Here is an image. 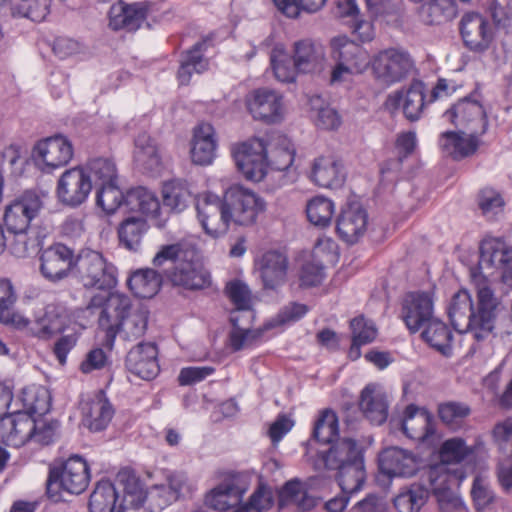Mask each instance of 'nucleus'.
<instances>
[{"label": "nucleus", "mask_w": 512, "mask_h": 512, "mask_svg": "<svg viewBox=\"0 0 512 512\" xmlns=\"http://www.w3.org/2000/svg\"><path fill=\"white\" fill-rule=\"evenodd\" d=\"M85 327L75 321L72 323L65 333H60L61 336L57 339L54 344L53 352L60 364H65L67 355L76 346L80 335L82 334Z\"/></svg>", "instance_id": "61"}, {"label": "nucleus", "mask_w": 512, "mask_h": 512, "mask_svg": "<svg viewBox=\"0 0 512 512\" xmlns=\"http://www.w3.org/2000/svg\"><path fill=\"white\" fill-rule=\"evenodd\" d=\"M379 468L389 477H410L418 469L414 454L399 447L384 449L379 455Z\"/></svg>", "instance_id": "29"}, {"label": "nucleus", "mask_w": 512, "mask_h": 512, "mask_svg": "<svg viewBox=\"0 0 512 512\" xmlns=\"http://www.w3.org/2000/svg\"><path fill=\"white\" fill-rule=\"evenodd\" d=\"M427 482L413 483L405 487L394 498V506L399 512H419L429 496Z\"/></svg>", "instance_id": "43"}, {"label": "nucleus", "mask_w": 512, "mask_h": 512, "mask_svg": "<svg viewBox=\"0 0 512 512\" xmlns=\"http://www.w3.org/2000/svg\"><path fill=\"white\" fill-rule=\"evenodd\" d=\"M472 283L476 290V302L467 290L461 289L452 295L447 313L456 331L470 333L476 341H482L493 333L499 302L487 276L474 272Z\"/></svg>", "instance_id": "1"}, {"label": "nucleus", "mask_w": 512, "mask_h": 512, "mask_svg": "<svg viewBox=\"0 0 512 512\" xmlns=\"http://www.w3.org/2000/svg\"><path fill=\"white\" fill-rule=\"evenodd\" d=\"M232 155L238 170L248 180L259 182L267 173V147L263 140L249 139L237 144Z\"/></svg>", "instance_id": "10"}, {"label": "nucleus", "mask_w": 512, "mask_h": 512, "mask_svg": "<svg viewBox=\"0 0 512 512\" xmlns=\"http://www.w3.org/2000/svg\"><path fill=\"white\" fill-rule=\"evenodd\" d=\"M197 217L205 233L218 238L227 233L232 222L225 205L215 194H205L196 204Z\"/></svg>", "instance_id": "15"}, {"label": "nucleus", "mask_w": 512, "mask_h": 512, "mask_svg": "<svg viewBox=\"0 0 512 512\" xmlns=\"http://www.w3.org/2000/svg\"><path fill=\"white\" fill-rule=\"evenodd\" d=\"M401 317L415 333L433 318V299L429 292L408 293L402 303Z\"/></svg>", "instance_id": "24"}, {"label": "nucleus", "mask_w": 512, "mask_h": 512, "mask_svg": "<svg viewBox=\"0 0 512 512\" xmlns=\"http://www.w3.org/2000/svg\"><path fill=\"white\" fill-rule=\"evenodd\" d=\"M209 41L210 38L203 39L184 53L178 70L181 84H188L194 72L201 73L208 68V61L203 57V52Z\"/></svg>", "instance_id": "41"}, {"label": "nucleus", "mask_w": 512, "mask_h": 512, "mask_svg": "<svg viewBox=\"0 0 512 512\" xmlns=\"http://www.w3.org/2000/svg\"><path fill=\"white\" fill-rule=\"evenodd\" d=\"M443 116L462 130L463 134L483 135L487 130L488 121L482 104L469 97L458 101Z\"/></svg>", "instance_id": "14"}, {"label": "nucleus", "mask_w": 512, "mask_h": 512, "mask_svg": "<svg viewBox=\"0 0 512 512\" xmlns=\"http://www.w3.org/2000/svg\"><path fill=\"white\" fill-rule=\"evenodd\" d=\"M162 277L151 268L134 272L128 280V285L134 294L140 298H152L161 287Z\"/></svg>", "instance_id": "44"}, {"label": "nucleus", "mask_w": 512, "mask_h": 512, "mask_svg": "<svg viewBox=\"0 0 512 512\" xmlns=\"http://www.w3.org/2000/svg\"><path fill=\"white\" fill-rule=\"evenodd\" d=\"M334 208V204L330 199L317 196L307 203V217L313 225L326 227L331 223Z\"/></svg>", "instance_id": "58"}, {"label": "nucleus", "mask_w": 512, "mask_h": 512, "mask_svg": "<svg viewBox=\"0 0 512 512\" xmlns=\"http://www.w3.org/2000/svg\"><path fill=\"white\" fill-rule=\"evenodd\" d=\"M480 269L501 271L504 284L512 287V249L499 238H486L480 246Z\"/></svg>", "instance_id": "18"}, {"label": "nucleus", "mask_w": 512, "mask_h": 512, "mask_svg": "<svg viewBox=\"0 0 512 512\" xmlns=\"http://www.w3.org/2000/svg\"><path fill=\"white\" fill-rule=\"evenodd\" d=\"M350 328L352 332V345L349 350V356L357 359L360 356V347L371 343L377 336V329L374 323L365 319L363 316L351 320Z\"/></svg>", "instance_id": "48"}, {"label": "nucleus", "mask_w": 512, "mask_h": 512, "mask_svg": "<svg viewBox=\"0 0 512 512\" xmlns=\"http://www.w3.org/2000/svg\"><path fill=\"white\" fill-rule=\"evenodd\" d=\"M432 103L427 98L426 85L419 80H414L407 89L390 94L387 99L389 107H402L405 117L410 121L418 120L426 106Z\"/></svg>", "instance_id": "22"}, {"label": "nucleus", "mask_w": 512, "mask_h": 512, "mask_svg": "<svg viewBox=\"0 0 512 512\" xmlns=\"http://www.w3.org/2000/svg\"><path fill=\"white\" fill-rule=\"evenodd\" d=\"M472 454V449L466 444L465 440L459 437L447 439L440 448L439 464H445L450 470L449 464H457L465 460Z\"/></svg>", "instance_id": "60"}, {"label": "nucleus", "mask_w": 512, "mask_h": 512, "mask_svg": "<svg viewBox=\"0 0 512 512\" xmlns=\"http://www.w3.org/2000/svg\"><path fill=\"white\" fill-rule=\"evenodd\" d=\"M421 21L428 25H439L453 20L457 15L454 0H428L418 9Z\"/></svg>", "instance_id": "40"}, {"label": "nucleus", "mask_w": 512, "mask_h": 512, "mask_svg": "<svg viewBox=\"0 0 512 512\" xmlns=\"http://www.w3.org/2000/svg\"><path fill=\"white\" fill-rule=\"evenodd\" d=\"M87 308H101L99 327L106 332V338L111 343L119 332V323L134 309L130 297L118 292L110 293L108 296L94 295Z\"/></svg>", "instance_id": "7"}, {"label": "nucleus", "mask_w": 512, "mask_h": 512, "mask_svg": "<svg viewBox=\"0 0 512 512\" xmlns=\"http://www.w3.org/2000/svg\"><path fill=\"white\" fill-rule=\"evenodd\" d=\"M295 156V150L286 138H279L277 144H271L267 148V165L273 169L284 171L288 169Z\"/></svg>", "instance_id": "57"}, {"label": "nucleus", "mask_w": 512, "mask_h": 512, "mask_svg": "<svg viewBox=\"0 0 512 512\" xmlns=\"http://www.w3.org/2000/svg\"><path fill=\"white\" fill-rule=\"evenodd\" d=\"M339 433L338 418L331 409H324L320 412L313 427L312 437L324 444L333 443Z\"/></svg>", "instance_id": "53"}, {"label": "nucleus", "mask_w": 512, "mask_h": 512, "mask_svg": "<svg viewBox=\"0 0 512 512\" xmlns=\"http://www.w3.org/2000/svg\"><path fill=\"white\" fill-rule=\"evenodd\" d=\"M258 265L266 288H275L284 283L288 270V259L284 253L270 250L263 254Z\"/></svg>", "instance_id": "36"}, {"label": "nucleus", "mask_w": 512, "mask_h": 512, "mask_svg": "<svg viewBox=\"0 0 512 512\" xmlns=\"http://www.w3.org/2000/svg\"><path fill=\"white\" fill-rule=\"evenodd\" d=\"M225 292L236 308L232 314L246 316L250 321L253 318L251 311L252 297L249 287L241 280L235 279L226 284Z\"/></svg>", "instance_id": "49"}, {"label": "nucleus", "mask_w": 512, "mask_h": 512, "mask_svg": "<svg viewBox=\"0 0 512 512\" xmlns=\"http://www.w3.org/2000/svg\"><path fill=\"white\" fill-rule=\"evenodd\" d=\"M51 0H10L14 17L28 18L34 22L45 20L50 11Z\"/></svg>", "instance_id": "51"}, {"label": "nucleus", "mask_w": 512, "mask_h": 512, "mask_svg": "<svg viewBox=\"0 0 512 512\" xmlns=\"http://www.w3.org/2000/svg\"><path fill=\"white\" fill-rule=\"evenodd\" d=\"M147 322L148 311L143 307H136L119 323V332L127 341L137 340L144 335Z\"/></svg>", "instance_id": "54"}, {"label": "nucleus", "mask_w": 512, "mask_h": 512, "mask_svg": "<svg viewBox=\"0 0 512 512\" xmlns=\"http://www.w3.org/2000/svg\"><path fill=\"white\" fill-rule=\"evenodd\" d=\"M401 427L408 438L419 442L427 441L435 432L433 415L414 405L405 409Z\"/></svg>", "instance_id": "32"}, {"label": "nucleus", "mask_w": 512, "mask_h": 512, "mask_svg": "<svg viewBox=\"0 0 512 512\" xmlns=\"http://www.w3.org/2000/svg\"><path fill=\"white\" fill-rule=\"evenodd\" d=\"M270 62L275 77L281 82H293L298 73L320 74L326 68L324 47L311 39H302L293 44V54L287 53L283 45L277 44L271 51Z\"/></svg>", "instance_id": "3"}, {"label": "nucleus", "mask_w": 512, "mask_h": 512, "mask_svg": "<svg viewBox=\"0 0 512 512\" xmlns=\"http://www.w3.org/2000/svg\"><path fill=\"white\" fill-rule=\"evenodd\" d=\"M117 182L113 181L108 185L96 188L97 205L108 214H113L119 208H125V195L118 187Z\"/></svg>", "instance_id": "59"}, {"label": "nucleus", "mask_w": 512, "mask_h": 512, "mask_svg": "<svg viewBox=\"0 0 512 512\" xmlns=\"http://www.w3.org/2000/svg\"><path fill=\"white\" fill-rule=\"evenodd\" d=\"M28 231L29 229H23L21 231L6 229L5 248L16 257H26L30 250L34 248V241L28 236Z\"/></svg>", "instance_id": "62"}, {"label": "nucleus", "mask_w": 512, "mask_h": 512, "mask_svg": "<svg viewBox=\"0 0 512 512\" xmlns=\"http://www.w3.org/2000/svg\"><path fill=\"white\" fill-rule=\"evenodd\" d=\"M215 131L209 123H201L194 129L191 159L197 165H209L215 158Z\"/></svg>", "instance_id": "37"}, {"label": "nucleus", "mask_w": 512, "mask_h": 512, "mask_svg": "<svg viewBox=\"0 0 512 512\" xmlns=\"http://www.w3.org/2000/svg\"><path fill=\"white\" fill-rule=\"evenodd\" d=\"M310 180L322 188L342 186L346 172L342 162L333 155H323L311 163Z\"/></svg>", "instance_id": "30"}, {"label": "nucleus", "mask_w": 512, "mask_h": 512, "mask_svg": "<svg viewBox=\"0 0 512 512\" xmlns=\"http://www.w3.org/2000/svg\"><path fill=\"white\" fill-rule=\"evenodd\" d=\"M24 408L31 414L44 415L50 410L51 397L43 386H31L23 390Z\"/></svg>", "instance_id": "56"}, {"label": "nucleus", "mask_w": 512, "mask_h": 512, "mask_svg": "<svg viewBox=\"0 0 512 512\" xmlns=\"http://www.w3.org/2000/svg\"><path fill=\"white\" fill-rule=\"evenodd\" d=\"M134 161L139 168L149 173H158L162 167V156L158 144L146 133L135 139Z\"/></svg>", "instance_id": "38"}, {"label": "nucleus", "mask_w": 512, "mask_h": 512, "mask_svg": "<svg viewBox=\"0 0 512 512\" xmlns=\"http://www.w3.org/2000/svg\"><path fill=\"white\" fill-rule=\"evenodd\" d=\"M459 32L466 48L475 53H483L494 42L496 26L480 13L467 12L460 19Z\"/></svg>", "instance_id": "11"}, {"label": "nucleus", "mask_w": 512, "mask_h": 512, "mask_svg": "<svg viewBox=\"0 0 512 512\" xmlns=\"http://www.w3.org/2000/svg\"><path fill=\"white\" fill-rule=\"evenodd\" d=\"M86 174L92 189L118 181V172L114 161L107 157H94L79 165Z\"/></svg>", "instance_id": "39"}, {"label": "nucleus", "mask_w": 512, "mask_h": 512, "mask_svg": "<svg viewBox=\"0 0 512 512\" xmlns=\"http://www.w3.org/2000/svg\"><path fill=\"white\" fill-rule=\"evenodd\" d=\"M35 429V420L28 414L16 412L0 418V440L11 447L26 444Z\"/></svg>", "instance_id": "25"}, {"label": "nucleus", "mask_w": 512, "mask_h": 512, "mask_svg": "<svg viewBox=\"0 0 512 512\" xmlns=\"http://www.w3.org/2000/svg\"><path fill=\"white\" fill-rule=\"evenodd\" d=\"M125 208L131 212H140L156 218L160 211V202L156 195L144 187H137L125 194Z\"/></svg>", "instance_id": "42"}, {"label": "nucleus", "mask_w": 512, "mask_h": 512, "mask_svg": "<svg viewBox=\"0 0 512 512\" xmlns=\"http://www.w3.org/2000/svg\"><path fill=\"white\" fill-rule=\"evenodd\" d=\"M77 321V312L61 304H48L35 315L30 333L42 340H50Z\"/></svg>", "instance_id": "12"}, {"label": "nucleus", "mask_w": 512, "mask_h": 512, "mask_svg": "<svg viewBox=\"0 0 512 512\" xmlns=\"http://www.w3.org/2000/svg\"><path fill=\"white\" fill-rule=\"evenodd\" d=\"M117 492L114 484L102 480L98 482L90 495V512H123L121 507H116Z\"/></svg>", "instance_id": "45"}, {"label": "nucleus", "mask_w": 512, "mask_h": 512, "mask_svg": "<svg viewBox=\"0 0 512 512\" xmlns=\"http://www.w3.org/2000/svg\"><path fill=\"white\" fill-rule=\"evenodd\" d=\"M246 491L245 481L239 476L232 475L225 478L206 495L205 504L216 511H228L240 505Z\"/></svg>", "instance_id": "23"}, {"label": "nucleus", "mask_w": 512, "mask_h": 512, "mask_svg": "<svg viewBox=\"0 0 512 512\" xmlns=\"http://www.w3.org/2000/svg\"><path fill=\"white\" fill-rule=\"evenodd\" d=\"M246 104L249 112L256 120L265 123H277L283 119L282 96L274 90L268 88L253 90L247 96Z\"/></svg>", "instance_id": "21"}, {"label": "nucleus", "mask_w": 512, "mask_h": 512, "mask_svg": "<svg viewBox=\"0 0 512 512\" xmlns=\"http://www.w3.org/2000/svg\"><path fill=\"white\" fill-rule=\"evenodd\" d=\"M157 355L158 350L155 344L141 342L129 350L126 356V368L131 374L143 380H152L160 370Z\"/></svg>", "instance_id": "26"}, {"label": "nucleus", "mask_w": 512, "mask_h": 512, "mask_svg": "<svg viewBox=\"0 0 512 512\" xmlns=\"http://www.w3.org/2000/svg\"><path fill=\"white\" fill-rule=\"evenodd\" d=\"M230 321L233 329L229 334V343L233 351L249 347L262 335L261 330H252L248 326L242 325L241 318L238 315L231 314Z\"/></svg>", "instance_id": "55"}, {"label": "nucleus", "mask_w": 512, "mask_h": 512, "mask_svg": "<svg viewBox=\"0 0 512 512\" xmlns=\"http://www.w3.org/2000/svg\"><path fill=\"white\" fill-rule=\"evenodd\" d=\"M191 193L185 182L172 180L165 182L162 188L163 205L173 212H182L187 208Z\"/></svg>", "instance_id": "47"}, {"label": "nucleus", "mask_w": 512, "mask_h": 512, "mask_svg": "<svg viewBox=\"0 0 512 512\" xmlns=\"http://www.w3.org/2000/svg\"><path fill=\"white\" fill-rule=\"evenodd\" d=\"M44 207L42 197L34 190H26L16 196L5 208L6 229H29Z\"/></svg>", "instance_id": "13"}, {"label": "nucleus", "mask_w": 512, "mask_h": 512, "mask_svg": "<svg viewBox=\"0 0 512 512\" xmlns=\"http://www.w3.org/2000/svg\"><path fill=\"white\" fill-rule=\"evenodd\" d=\"M372 67L378 78L394 83L408 75L413 68V61L406 51L390 48L374 57Z\"/></svg>", "instance_id": "19"}, {"label": "nucleus", "mask_w": 512, "mask_h": 512, "mask_svg": "<svg viewBox=\"0 0 512 512\" xmlns=\"http://www.w3.org/2000/svg\"><path fill=\"white\" fill-rule=\"evenodd\" d=\"M481 136L476 133L463 134L460 129L457 132L448 131L441 135L439 145L443 153L454 160H461L477 151L481 144Z\"/></svg>", "instance_id": "33"}, {"label": "nucleus", "mask_w": 512, "mask_h": 512, "mask_svg": "<svg viewBox=\"0 0 512 512\" xmlns=\"http://www.w3.org/2000/svg\"><path fill=\"white\" fill-rule=\"evenodd\" d=\"M274 503L273 491L270 487L259 485L250 496L249 501L238 508V512H263Z\"/></svg>", "instance_id": "63"}, {"label": "nucleus", "mask_w": 512, "mask_h": 512, "mask_svg": "<svg viewBox=\"0 0 512 512\" xmlns=\"http://www.w3.org/2000/svg\"><path fill=\"white\" fill-rule=\"evenodd\" d=\"M421 478L428 483L429 491L436 496L442 512H454L463 507L461 498L450 489L456 480L462 479V475L458 476L456 471L449 470L445 464H435L428 467Z\"/></svg>", "instance_id": "9"}, {"label": "nucleus", "mask_w": 512, "mask_h": 512, "mask_svg": "<svg viewBox=\"0 0 512 512\" xmlns=\"http://www.w3.org/2000/svg\"><path fill=\"white\" fill-rule=\"evenodd\" d=\"M84 424L92 431L105 429L111 421L114 410L103 391H98L93 397L82 404Z\"/></svg>", "instance_id": "34"}, {"label": "nucleus", "mask_w": 512, "mask_h": 512, "mask_svg": "<svg viewBox=\"0 0 512 512\" xmlns=\"http://www.w3.org/2000/svg\"><path fill=\"white\" fill-rule=\"evenodd\" d=\"M147 8L142 3L126 5L118 2L110 7L109 26L114 30L136 31L146 19Z\"/></svg>", "instance_id": "35"}, {"label": "nucleus", "mask_w": 512, "mask_h": 512, "mask_svg": "<svg viewBox=\"0 0 512 512\" xmlns=\"http://www.w3.org/2000/svg\"><path fill=\"white\" fill-rule=\"evenodd\" d=\"M330 57L333 66L330 84H343L355 76L363 74L371 64L367 51L345 35L331 38L329 42Z\"/></svg>", "instance_id": "4"}, {"label": "nucleus", "mask_w": 512, "mask_h": 512, "mask_svg": "<svg viewBox=\"0 0 512 512\" xmlns=\"http://www.w3.org/2000/svg\"><path fill=\"white\" fill-rule=\"evenodd\" d=\"M281 496L296 504L302 510H309L316 504V500L303 491L298 480L287 482L282 489Z\"/></svg>", "instance_id": "64"}, {"label": "nucleus", "mask_w": 512, "mask_h": 512, "mask_svg": "<svg viewBox=\"0 0 512 512\" xmlns=\"http://www.w3.org/2000/svg\"><path fill=\"white\" fill-rule=\"evenodd\" d=\"M34 157L43 164L42 171L50 173L70 162L73 157V146L61 135L46 138L35 146Z\"/></svg>", "instance_id": "20"}, {"label": "nucleus", "mask_w": 512, "mask_h": 512, "mask_svg": "<svg viewBox=\"0 0 512 512\" xmlns=\"http://www.w3.org/2000/svg\"><path fill=\"white\" fill-rule=\"evenodd\" d=\"M90 480L86 461L77 455L69 457L61 466L49 470L46 481L47 495L53 501H59L60 491L81 494Z\"/></svg>", "instance_id": "5"}, {"label": "nucleus", "mask_w": 512, "mask_h": 512, "mask_svg": "<svg viewBox=\"0 0 512 512\" xmlns=\"http://www.w3.org/2000/svg\"><path fill=\"white\" fill-rule=\"evenodd\" d=\"M91 191V184L78 165L61 174L57 181L56 197L62 205L77 208L87 201Z\"/></svg>", "instance_id": "16"}, {"label": "nucleus", "mask_w": 512, "mask_h": 512, "mask_svg": "<svg viewBox=\"0 0 512 512\" xmlns=\"http://www.w3.org/2000/svg\"><path fill=\"white\" fill-rule=\"evenodd\" d=\"M147 230L148 225L144 218L128 217L118 229L120 243L128 250L137 251Z\"/></svg>", "instance_id": "46"}, {"label": "nucleus", "mask_w": 512, "mask_h": 512, "mask_svg": "<svg viewBox=\"0 0 512 512\" xmlns=\"http://www.w3.org/2000/svg\"><path fill=\"white\" fill-rule=\"evenodd\" d=\"M388 407L387 396L380 386L368 384L361 391L359 409L371 424H383L388 417Z\"/></svg>", "instance_id": "31"}, {"label": "nucleus", "mask_w": 512, "mask_h": 512, "mask_svg": "<svg viewBox=\"0 0 512 512\" xmlns=\"http://www.w3.org/2000/svg\"><path fill=\"white\" fill-rule=\"evenodd\" d=\"M152 263L176 286L198 290L210 285V274L198 261L197 251L191 246L180 243L161 246Z\"/></svg>", "instance_id": "2"}, {"label": "nucleus", "mask_w": 512, "mask_h": 512, "mask_svg": "<svg viewBox=\"0 0 512 512\" xmlns=\"http://www.w3.org/2000/svg\"><path fill=\"white\" fill-rule=\"evenodd\" d=\"M233 223L247 226L253 224L266 209L265 201L254 191L242 186L229 187L222 199Z\"/></svg>", "instance_id": "8"}, {"label": "nucleus", "mask_w": 512, "mask_h": 512, "mask_svg": "<svg viewBox=\"0 0 512 512\" xmlns=\"http://www.w3.org/2000/svg\"><path fill=\"white\" fill-rule=\"evenodd\" d=\"M423 339L433 348L447 354L451 347L452 333L442 321L432 318L425 325Z\"/></svg>", "instance_id": "50"}, {"label": "nucleus", "mask_w": 512, "mask_h": 512, "mask_svg": "<svg viewBox=\"0 0 512 512\" xmlns=\"http://www.w3.org/2000/svg\"><path fill=\"white\" fill-rule=\"evenodd\" d=\"M75 276L85 289H110L117 283L116 267L101 253L94 250L81 251L75 260Z\"/></svg>", "instance_id": "6"}, {"label": "nucleus", "mask_w": 512, "mask_h": 512, "mask_svg": "<svg viewBox=\"0 0 512 512\" xmlns=\"http://www.w3.org/2000/svg\"><path fill=\"white\" fill-rule=\"evenodd\" d=\"M338 471V482L341 492L352 496L362 489L365 481L363 460H356V462L346 465Z\"/></svg>", "instance_id": "52"}, {"label": "nucleus", "mask_w": 512, "mask_h": 512, "mask_svg": "<svg viewBox=\"0 0 512 512\" xmlns=\"http://www.w3.org/2000/svg\"><path fill=\"white\" fill-rule=\"evenodd\" d=\"M74 251L68 246L56 243L44 249L40 256L41 275L52 283L66 279L75 265Z\"/></svg>", "instance_id": "17"}, {"label": "nucleus", "mask_w": 512, "mask_h": 512, "mask_svg": "<svg viewBox=\"0 0 512 512\" xmlns=\"http://www.w3.org/2000/svg\"><path fill=\"white\" fill-rule=\"evenodd\" d=\"M356 460H363L357 443L350 438L336 441L327 452H320L315 461L316 469L339 470Z\"/></svg>", "instance_id": "28"}, {"label": "nucleus", "mask_w": 512, "mask_h": 512, "mask_svg": "<svg viewBox=\"0 0 512 512\" xmlns=\"http://www.w3.org/2000/svg\"><path fill=\"white\" fill-rule=\"evenodd\" d=\"M368 215L359 203H349L341 211L336 221L340 238L348 244L356 243L366 232Z\"/></svg>", "instance_id": "27"}]
</instances>
